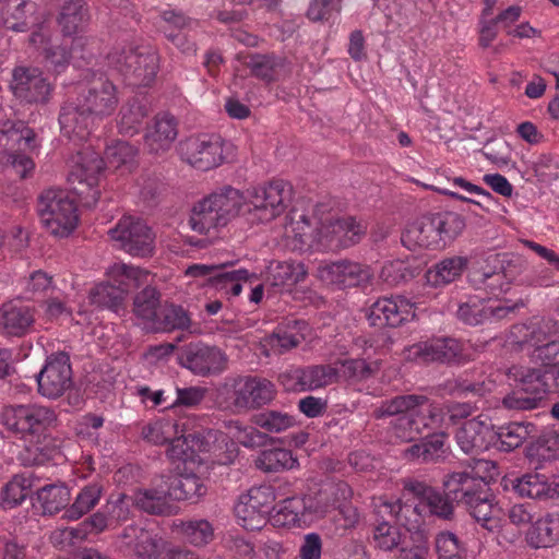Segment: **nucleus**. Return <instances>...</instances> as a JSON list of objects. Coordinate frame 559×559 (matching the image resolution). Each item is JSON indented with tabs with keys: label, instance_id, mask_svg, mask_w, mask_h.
Returning a JSON list of instances; mask_svg holds the SVG:
<instances>
[{
	"label": "nucleus",
	"instance_id": "nucleus-1",
	"mask_svg": "<svg viewBox=\"0 0 559 559\" xmlns=\"http://www.w3.org/2000/svg\"><path fill=\"white\" fill-rule=\"evenodd\" d=\"M294 223V231L299 242L312 251L338 252L361 241L367 233V225L355 216H342L320 223L311 229L310 221L300 215Z\"/></svg>",
	"mask_w": 559,
	"mask_h": 559
},
{
	"label": "nucleus",
	"instance_id": "nucleus-24",
	"mask_svg": "<svg viewBox=\"0 0 559 559\" xmlns=\"http://www.w3.org/2000/svg\"><path fill=\"white\" fill-rule=\"evenodd\" d=\"M404 488L420 500L421 506L428 509L430 515L443 521H453L455 518V502L443 492L418 480L407 481Z\"/></svg>",
	"mask_w": 559,
	"mask_h": 559
},
{
	"label": "nucleus",
	"instance_id": "nucleus-10",
	"mask_svg": "<svg viewBox=\"0 0 559 559\" xmlns=\"http://www.w3.org/2000/svg\"><path fill=\"white\" fill-rule=\"evenodd\" d=\"M227 150V143L218 134H200L179 143L181 159L202 171L211 170L225 163L228 156Z\"/></svg>",
	"mask_w": 559,
	"mask_h": 559
},
{
	"label": "nucleus",
	"instance_id": "nucleus-32",
	"mask_svg": "<svg viewBox=\"0 0 559 559\" xmlns=\"http://www.w3.org/2000/svg\"><path fill=\"white\" fill-rule=\"evenodd\" d=\"M537 428L530 421H510L493 427L492 448L502 452H511L520 448L528 438L535 437Z\"/></svg>",
	"mask_w": 559,
	"mask_h": 559
},
{
	"label": "nucleus",
	"instance_id": "nucleus-39",
	"mask_svg": "<svg viewBox=\"0 0 559 559\" xmlns=\"http://www.w3.org/2000/svg\"><path fill=\"white\" fill-rule=\"evenodd\" d=\"M427 402L426 395L405 394L396 395L390 400H384L374 408L373 417L381 419L391 416H411L417 409L416 407Z\"/></svg>",
	"mask_w": 559,
	"mask_h": 559
},
{
	"label": "nucleus",
	"instance_id": "nucleus-56",
	"mask_svg": "<svg viewBox=\"0 0 559 559\" xmlns=\"http://www.w3.org/2000/svg\"><path fill=\"white\" fill-rule=\"evenodd\" d=\"M32 478L28 475H15L1 490V506L12 509L20 506L29 495Z\"/></svg>",
	"mask_w": 559,
	"mask_h": 559
},
{
	"label": "nucleus",
	"instance_id": "nucleus-59",
	"mask_svg": "<svg viewBox=\"0 0 559 559\" xmlns=\"http://www.w3.org/2000/svg\"><path fill=\"white\" fill-rule=\"evenodd\" d=\"M136 154L138 148L135 146L124 141H117L106 147L105 162L109 168L115 170L124 169L130 171L134 165Z\"/></svg>",
	"mask_w": 559,
	"mask_h": 559
},
{
	"label": "nucleus",
	"instance_id": "nucleus-23",
	"mask_svg": "<svg viewBox=\"0 0 559 559\" xmlns=\"http://www.w3.org/2000/svg\"><path fill=\"white\" fill-rule=\"evenodd\" d=\"M414 317L413 306L397 297L378 299L370 307L367 319L374 328H397Z\"/></svg>",
	"mask_w": 559,
	"mask_h": 559
},
{
	"label": "nucleus",
	"instance_id": "nucleus-7",
	"mask_svg": "<svg viewBox=\"0 0 559 559\" xmlns=\"http://www.w3.org/2000/svg\"><path fill=\"white\" fill-rule=\"evenodd\" d=\"M37 213L46 229L57 237H68L78 226L76 203L61 189L43 191L37 200Z\"/></svg>",
	"mask_w": 559,
	"mask_h": 559
},
{
	"label": "nucleus",
	"instance_id": "nucleus-57",
	"mask_svg": "<svg viewBox=\"0 0 559 559\" xmlns=\"http://www.w3.org/2000/svg\"><path fill=\"white\" fill-rule=\"evenodd\" d=\"M167 497H169L168 490L141 489L134 493L132 500L133 504L141 511L150 514L162 515L166 514L169 510Z\"/></svg>",
	"mask_w": 559,
	"mask_h": 559
},
{
	"label": "nucleus",
	"instance_id": "nucleus-17",
	"mask_svg": "<svg viewBox=\"0 0 559 559\" xmlns=\"http://www.w3.org/2000/svg\"><path fill=\"white\" fill-rule=\"evenodd\" d=\"M405 359L423 364H453L464 358L463 344L453 337H436L404 349Z\"/></svg>",
	"mask_w": 559,
	"mask_h": 559
},
{
	"label": "nucleus",
	"instance_id": "nucleus-41",
	"mask_svg": "<svg viewBox=\"0 0 559 559\" xmlns=\"http://www.w3.org/2000/svg\"><path fill=\"white\" fill-rule=\"evenodd\" d=\"M121 538L127 546L133 548L138 558H156L158 540L150 531L139 526L130 525L123 530Z\"/></svg>",
	"mask_w": 559,
	"mask_h": 559
},
{
	"label": "nucleus",
	"instance_id": "nucleus-54",
	"mask_svg": "<svg viewBox=\"0 0 559 559\" xmlns=\"http://www.w3.org/2000/svg\"><path fill=\"white\" fill-rule=\"evenodd\" d=\"M179 427L180 425L177 420L168 418L156 419L142 426L141 437L152 444L162 445L179 433Z\"/></svg>",
	"mask_w": 559,
	"mask_h": 559
},
{
	"label": "nucleus",
	"instance_id": "nucleus-35",
	"mask_svg": "<svg viewBox=\"0 0 559 559\" xmlns=\"http://www.w3.org/2000/svg\"><path fill=\"white\" fill-rule=\"evenodd\" d=\"M151 107L145 99L131 98L123 104L119 111L118 129L122 135L133 136L140 132Z\"/></svg>",
	"mask_w": 559,
	"mask_h": 559
},
{
	"label": "nucleus",
	"instance_id": "nucleus-8",
	"mask_svg": "<svg viewBox=\"0 0 559 559\" xmlns=\"http://www.w3.org/2000/svg\"><path fill=\"white\" fill-rule=\"evenodd\" d=\"M507 376L516 382L515 388L502 399V405L509 411H533L539 407L549 384L538 368L512 366Z\"/></svg>",
	"mask_w": 559,
	"mask_h": 559
},
{
	"label": "nucleus",
	"instance_id": "nucleus-49",
	"mask_svg": "<svg viewBox=\"0 0 559 559\" xmlns=\"http://www.w3.org/2000/svg\"><path fill=\"white\" fill-rule=\"evenodd\" d=\"M190 324L188 313L180 306L165 305L158 310L154 321H151L152 332H166L177 329H186Z\"/></svg>",
	"mask_w": 559,
	"mask_h": 559
},
{
	"label": "nucleus",
	"instance_id": "nucleus-15",
	"mask_svg": "<svg viewBox=\"0 0 559 559\" xmlns=\"http://www.w3.org/2000/svg\"><path fill=\"white\" fill-rule=\"evenodd\" d=\"M112 240L133 257H150L154 251V234L141 219L131 216L123 217L115 228L109 230Z\"/></svg>",
	"mask_w": 559,
	"mask_h": 559
},
{
	"label": "nucleus",
	"instance_id": "nucleus-2",
	"mask_svg": "<svg viewBox=\"0 0 559 559\" xmlns=\"http://www.w3.org/2000/svg\"><path fill=\"white\" fill-rule=\"evenodd\" d=\"M442 487L448 490L456 506H462L477 522L488 531L497 527L492 519L493 497L488 483L473 471H457L445 474Z\"/></svg>",
	"mask_w": 559,
	"mask_h": 559
},
{
	"label": "nucleus",
	"instance_id": "nucleus-27",
	"mask_svg": "<svg viewBox=\"0 0 559 559\" xmlns=\"http://www.w3.org/2000/svg\"><path fill=\"white\" fill-rule=\"evenodd\" d=\"M96 122H98L96 118L78 99L66 103L60 109V129L63 135L70 140H85Z\"/></svg>",
	"mask_w": 559,
	"mask_h": 559
},
{
	"label": "nucleus",
	"instance_id": "nucleus-20",
	"mask_svg": "<svg viewBox=\"0 0 559 559\" xmlns=\"http://www.w3.org/2000/svg\"><path fill=\"white\" fill-rule=\"evenodd\" d=\"M378 523L373 527L372 540L374 546L383 551H392L402 545V534L397 526L392 525L389 520H400L401 513L409 510V506H403L400 500L395 501H380L376 506Z\"/></svg>",
	"mask_w": 559,
	"mask_h": 559
},
{
	"label": "nucleus",
	"instance_id": "nucleus-16",
	"mask_svg": "<svg viewBox=\"0 0 559 559\" xmlns=\"http://www.w3.org/2000/svg\"><path fill=\"white\" fill-rule=\"evenodd\" d=\"M178 362L194 374L206 377L225 371L228 365V357L217 346L190 343L179 352Z\"/></svg>",
	"mask_w": 559,
	"mask_h": 559
},
{
	"label": "nucleus",
	"instance_id": "nucleus-14",
	"mask_svg": "<svg viewBox=\"0 0 559 559\" xmlns=\"http://www.w3.org/2000/svg\"><path fill=\"white\" fill-rule=\"evenodd\" d=\"M72 374L69 355L63 352L51 354L36 376L38 393L49 400L61 397L73 386Z\"/></svg>",
	"mask_w": 559,
	"mask_h": 559
},
{
	"label": "nucleus",
	"instance_id": "nucleus-51",
	"mask_svg": "<svg viewBox=\"0 0 559 559\" xmlns=\"http://www.w3.org/2000/svg\"><path fill=\"white\" fill-rule=\"evenodd\" d=\"M251 423L270 433H281L296 425V419L287 412L265 409L251 417Z\"/></svg>",
	"mask_w": 559,
	"mask_h": 559
},
{
	"label": "nucleus",
	"instance_id": "nucleus-13",
	"mask_svg": "<svg viewBox=\"0 0 559 559\" xmlns=\"http://www.w3.org/2000/svg\"><path fill=\"white\" fill-rule=\"evenodd\" d=\"M274 500L275 493L272 486L262 485L250 488L247 493L239 497L234 507L239 525L247 531L262 528Z\"/></svg>",
	"mask_w": 559,
	"mask_h": 559
},
{
	"label": "nucleus",
	"instance_id": "nucleus-53",
	"mask_svg": "<svg viewBox=\"0 0 559 559\" xmlns=\"http://www.w3.org/2000/svg\"><path fill=\"white\" fill-rule=\"evenodd\" d=\"M431 214L440 237L441 248L452 242L465 228V221L455 212L444 211Z\"/></svg>",
	"mask_w": 559,
	"mask_h": 559
},
{
	"label": "nucleus",
	"instance_id": "nucleus-47",
	"mask_svg": "<svg viewBox=\"0 0 559 559\" xmlns=\"http://www.w3.org/2000/svg\"><path fill=\"white\" fill-rule=\"evenodd\" d=\"M206 492L202 479L194 474H180L173 477L168 496L174 500L198 499Z\"/></svg>",
	"mask_w": 559,
	"mask_h": 559
},
{
	"label": "nucleus",
	"instance_id": "nucleus-34",
	"mask_svg": "<svg viewBox=\"0 0 559 559\" xmlns=\"http://www.w3.org/2000/svg\"><path fill=\"white\" fill-rule=\"evenodd\" d=\"M0 145L9 150L15 145L34 150L36 133L22 120L4 119L0 121Z\"/></svg>",
	"mask_w": 559,
	"mask_h": 559
},
{
	"label": "nucleus",
	"instance_id": "nucleus-31",
	"mask_svg": "<svg viewBox=\"0 0 559 559\" xmlns=\"http://www.w3.org/2000/svg\"><path fill=\"white\" fill-rule=\"evenodd\" d=\"M512 489L522 498L547 501L559 498V484L539 473H526L511 480Z\"/></svg>",
	"mask_w": 559,
	"mask_h": 559
},
{
	"label": "nucleus",
	"instance_id": "nucleus-4",
	"mask_svg": "<svg viewBox=\"0 0 559 559\" xmlns=\"http://www.w3.org/2000/svg\"><path fill=\"white\" fill-rule=\"evenodd\" d=\"M109 282L96 285L90 292V301L98 308H107L115 312L123 306V301L132 289L147 284L150 273L136 266L116 263L109 267Z\"/></svg>",
	"mask_w": 559,
	"mask_h": 559
},
{
	"label": "nucleus",
	"instance_id": "nucleus-26",
	"mask_svg": "<svg viewBox=\"0 0 559 559\" xmlns=\"http://www.w3.org/2000/svg\"><path fill=\"white\" fill-rule=\"evenodd\" d=\"M493 426L477 416L463 424L456 432V442L466 454H479L492 448Z\"/></svg>",
	"mask_w": 559,
	"mask_h": 559
},
{
	"label": "nucleus",
	"instance_id": "nucleus-5",
	"mask_svg": "<svg viewBox=\"0 0 559 559\" xmlns=\"http://www.w3.org/2000/svg\"><path fill=\"white\" fill-rule=\"evenodd\" d=\"M107 59L108 64L132 86H150L159 69L158 53L151 46L117 47L108 53Z\"/></svg>",
	"mask_w": 559,
	"mask_h": 559
},
{
	"label": "nucleus",
	"instance_id": "nucleus-9",
	"mask_svg": "<svg viewBox=\"0 0 559 559\" xmlns=\"http://www.w3.org/2000/svg\"><path fill=\"white\" fill-rule=\"evenodd\" d=\"M3 425L23 437H39L55 427L58 416L51 407L39 404L5 406L1 414Z\"/></svg>",
	"mask_w": 559,
	"mask_h": 559
},
{
	"label": "nucleus",
	"instance_id": "nucleus-55",
	"mask_svg": "<svg viewBox=\"0 0 559 559\" xmlns=\"http://www.w3.org/2000/svg\"><path fill=\"white\" fill-rule=\"evenodd\" d=\"M170 443L167 449V455L171 460L187 461L194 452L206 451L203 439L195 433L176 435L174 439H169Z\"/></svg>",
	"mask_w": 559,
	"mask_h": 559
},
{
	"label": "nucleus",
	"instance_id": "nucleus-43",
	"mask_svg": "<svg viewBox=\"0 0 559 559\" xmlns=\"http://www.w3.org/2000/svg\"><path fill=\"white\" fill-rule=\"evenodd\" d=\"M340 366L338 379L342 378L350 383H359L373 378L380 370L378 360L368 361L364 358L338 359L335 362Z\"/></svg>",
	"mask_w": 559,
	"mask_h": 559
},
{
	"label": "nucleus",
	"instance_id": "nucleus-25",
	"mask_svg": "<svg viewBox=\"0 0 559 559\" xmlns=\"http://www.w3.org/2000/svg\"><path fill=\"white\" fill-rule=\"evenodd\" d=\"M35 323V309L20 299L0 306V333L22 337L29 333Z\"/></svg>",
	"mask_w": 559,
	"mask_h": 559
},
{
	"label": "nucleus",
	"instance_id": "nucleus-30",
	"mask_svg": "<svg viewBox=\"0 0 559 559\" xmlns=\"http://www.w3.org/2000/svg\"><path fill=\"white\" fill-rule=\"evenodd\" d=\"M402 245L408 250L441 249L440 237L432 214L423 215L408 224L401 235Z\"/></svg>",
	"mask_w": 559,
	"mask_h": 559
},
{
	"label": "nucleus",
	"instance_id": "nucleus-40",
	"mask_svg": "<svg viewBox=\"0 0 559 559\" xmlns=\"http://www.w3.org/2000/svg\"><path fill=\"white\" fill-rule=\"evenodd\" d=\"M88 21V10L84 0H64L58 16V23L64 36L82 31Z\"/></svg>",
	"mask_w": 559,
	"mask_h": 559
},
{
	"label": "nucleus",
	"instance_id": "nucleus-37",
	"mask_svg": "<svg viewBox=\"0 0 559 559\" xmlns=\"http://www.w3.org/2000/svg\"><path fill=\"white\" fill-rule=\"evenodd\" d=\"M471 283L477 289L485 290L492 297H500L507 293L511 287V281L508 278L502 263L495 269H480L475 270L471 274Z\"/></svg>",
	"mask_w": 559,
	"mask_h": 559
},
{
	"label": "nucleus",
	"instance_id": "nucleus-29",
	"mask_svg": "<svg viewBox=\"0 0 559 559\" xmlns=\"http://www.w3.org/2000/svg\"><path fill=\"white\" fill-rule=\"evenodd\" d=\"M178 135L176 118L168 112H160L154 117L153 123L147 126L144 134V145L152 154L167 152Z\"/></svg>",
	"mask_w": 559,
	"mask_h": 559
},
{
	"label": "nucleus",
	"instance_id": "nucleus-45",
	"mask_svg": "<svg viewBox=\"0 0 559 559\" xmlns=\"http://www.w3.org/2000/svg\"><path fill=\"white\" fill-rule=\"evenodd\" d=\"M444 435H432L405 450V457L419 463L437 462L444 454Z\"/></svg>",
	"mask_w": 559,
	"mask_h": 559
},
{
	"label": "nucleus",
	"instance_id": "nucleus-64",
	"mask_svg": "<svg viewBox=\"0 0 559 559\" xmlns=\"http://www.w3.org/2000/svg\"><path fill=\"white\" fill-rule=\"evenodd\" d=\"M438 559H464L465 549L452 532H441L435 540Z\"/></svg>",
	"mask_w": 559,
	"mask_h": 559
},
{
	"label": "nucleus",
	"instance_id": "nucleus-11",
	"mask_svg": "<svg viewBox=\"0 0 559 559\" xmlns=\"http://www.w3.org/2000/svg\"><path fill=\"white\" fill-rule=\"evenodd\" d=\"M9 88L20 104L29 106L48 104L53 93V84L44 72L31 66H16L12 70Z\"/></svg>",
	"mask_w": 559,
	"mask_h": 559
},
{
	"label": "nucleus",
	"instance_id": "nucleus-42",
	"mask_svg": "<svg viewBox=\"0 0 559 559\" xmlns=\"http://www.w3.org/2000/svg\"><path fill=\"white\" fill-rule=\"evenodd\" d=\"M70 499V489L63 483L48 484L36 491V500L44 515L60 512L69 504Z\"/></svg>",
	"mask_w": 559,
	"mask_h": 559
},
{
	"label": "nucleus",
	"instance_id": "nucleus-19",
	"mask_svg": "<svg viewBox=\"0 0 559 559\" xmlns=\"http://www.w3.org/2000/svg\"><path fill=\"white\" fill-rule=\"evenodd\" d=\"M411 416L397 417L394 423L395 436L403 441H412L425 432L444 424V409L427 397V402Z\"/></svg>",
	"mask_w": 559,
	"mask_h": 559
},
{
	"label": "nucleus",
	"instance_id": "nucleus-50",
	"mask_svg": "<svg viewBox=\"0 0 559 559\" xmlns=\"http://www.w3.org/2000/svg\"><path fill=\"white\" fill-rule=\"evenodd\" d=\"M305 326L306 322L301 320H290L285 325L277 326L271 336L272 347H278L281 354L297 347L305 340L301 333Z\"/></svg>",
	"mask_w": 559,
	"mask_h": 559
},
{
	"label": "nucleus",
	"instance_id": "nucleus-6",
	"mask_svg": "<svg viewBox=\"0 0 559 559\" xmlns=\"http://www.w3.org/2000/svg\"><path fill=\"white\" fill-rule=\"evenodd\" d=\"M242 197L239 190L224 188L198 202L189 218V225L198 234H207L211 229L225 226L241 207Z\"/></svg>",
	"mask_w": 559,
	"mask_h": 559
},
{
	"label": "nucleus",
	"instance_id": "nucleus-62",
	"mask_svg": "<svg viewBox=\"0 0 559 559\" xmlns=\"http://www.w3.org/2000/svg\"><path fill=\"white\" fill-rule=\"evenodd\" d=\"M228 428L233 438L245 448H259L266 443L267 435L257 426H246L239 420H230Z\"/></svg>",
	"mask_w": 559,
	"mask_h": 559
},
{
	"label": "nucleus",
	"instance_id": "nucleus-61",
	"mask_svg": "<svg viewBox=\"0 0 559 559\" xmlns=\"http://www.w3.org/2000/svg\"><path fill=\"white\" fill-rule=\"evenodd\" d=\"M237 59L251 70L253 76L265 82L274 81L277 63L273 55L251 53L243 59L241 55H238Z\"/></svg>",
	"mask_w": 559,
	"mask_h": 559
},
{
	"label": "nucleus",
	"instance_id": "nucleus-58",
	"mask_svg": "<svg viewBox=\"0 0 559 559\" xmlns=\"http://www.w3.org/2000/svg\"><path fill=\"white\" fill-rule=\"evenodd\" d=\"M301 508L299 497L284 499L272 515V524L278 527L300 526L307 522Z\"/></svg>",
	"mask_w": 559,
	"mask_h": 559
},
{
	"label": "nucleus",
	"instance_id": "nucleus-44",
	"mask_svg": "<svg viewBox=\"0 0 559 559\" xmlns=\"http://www.w3.org/2000/svg\"><path fill=\"white\" fill-rule=\"evenodd\" d=\"M160 294L152 286L146 285L133 299V313L141 321L143 328L151 329V321H154L160 309Z\"/></svg>",
	"mask_w": 559,
	"mask_h": 559
},
{
	"label": "nucleus",
	"instance_id": "nucleus-12",
	"mask_svg": "<svg viewBox=\"0 0 559 559\" xmlns=\"http://www.w3.org/2000/svg\"><path fill=\"white\" fill-rule=\"evenodd\" d=\"M248 212L253 219L267 223L280 216L292 198V186L281 179L248 191Z\"/></svg>",
	"mask_w": 559,
	"mask_h": 559
},
{
	"label": "nucleus",
	"instance_id": "nucleus-18",
	"mask_svg": "<svg viewBox=\"0 0 559 559\" xmlns=\"http://www.w3.org/2000/svg\"><path fill=\"white\" fill-rule=\"evenodd\" d=\"M78 100L97 121H103L110 117L118 107V87L109 79L98 76L85 85L79 94Z\"/></svg>",
	"mask_w": 559,
	"mask_h": 559
},
{
	"label": "nucleus",
	"instance_id": "nucleus-22",
	"mask_svg": "<svg viewBox=\"0 0 559 559\" xmlns=\"http://www.w3.org/2000/svg\"><path fill=\"white\" fill-rule=\"evenodd\" d=\"M352 490L346 483L329 484L313 495L299 497L306 521L323 518L332 508L347 500Z\"/></svg>",
	"mask_w": 559,
	"mask_h": 559
},
{
	"label": "nucleus",
	"instance_id": "nucleus-63",
	"mask_svg": "<svg viewBox=\"0 0 559 559\" xmlns=\"http://www.w3.org/2000/svg\"><path fill=\"white\" fill-rule=\"evenodd\" d=\"M132 498L126 493L111 495L107 500L104 509L107 513L112 528L127 522L131 515Z\"/></svg>",
	"mask_w": 559,
	"mask_h": 559
},
{
	"label": "nucleus",
	"instance_id": "nucleus-60",
	"mask_svg": "<svg viewBox=\"0 0 559 559\" xmlns=\"http://www.w3.org/2000/svg\"><path fill=\"white\" fill-rule=\"evenodd\" d=\"M307 272L301 263L278 262L269 267V280L273 286L294 285L302 282Z\"/></svg>",
	"mask_w": 559,
	"mask_h": 559
},
{
	"label": "nucleus",
	"instance_id": "nucleus-33",
	"mask_svg": "<svg viewBox=\"0 0 559 559\" xmlns=\"http://www.w3.org/2000/svg\"><path fill=\"white\" fill-rule=\"evenodd\" d=\"M526 542L534 548H548L559 543V511L538 519L527 531Z\"/></svg>",
	"mask_w": 559,
	"mask_h": 559
},
{
	"label": "nucleus",
	"instance_id": "nucleus-3",
	"mask_svg": "<svg viewBox=\"0 0 559 559\" xmlns=\"http://www.w3.org/2000/svg\"><path fill=\"white\" fill-rule=\"evenodd\" d=\"M276 394L275 384L264 377L238 376L226 379L217 389L216 402L223 411L242 414L271 404Z\"/></svg>",
	"mask_w": 559,
	"mask_h": 559
},
{
	"label": "nucleus",
	"instance_id": "nucleus-21",
	"mask_svg": "<svg viewBox=\"0 0 559 559\" xmlns=\"http://www.w3.org/2000/svg\"><path fill=\"white\" fill-rule=\"evenodd\" d=\"M319 276L338 288L358 287L368 284L373 274L366 265L347 259L328 263L319 267Z\"/></svg>",
	"mask_w": 559,
	"mask_h": 559
},
{
	"label": "nucleus",
	"instance_id": "nucleus-46",
	"mask_svg": "<svg viewBox=\"0 0 559 559\" xmlns=\"http://www.w3.org/2000/svg\"><path fill=\"white\" fill-rule=\"evenodd\" d=\"M104 492V486L99 481H93L84 486L73 503L66 510L69 520H78L88 513L99 502Z\"/></svg>",
	"mask_w": 559,
	"mask_h": 559
},
{
	"label": "nucleus",
	"instance_id": "nucleus-48",
	"mask_svg": "<svg viewBox=\"0 0 559 559\" xmlns=\"http://www.w3.org/2000/svg\"><path fill=\"white\" fill-rule=\"evenodd\" d=\"M255 467L265 473H276L296 466L297 459L287 449L274 448L260 452L254 461Z\"/></svg>",
	"mask_w": 559,
	"mask_h": 559
},
{
	"label": "nucleus",
	"instance_id": "nucleus-38",
	"mask_svg": "<svg viewBox=\"0 0 559 559\" xmlns=\"http://www.w3.org/2000/svg\"><path fill=\"white\" fill-rule=\"evenodd\" d=\"M468 262V258L462 255L444 258L427 272L428 282L436 287L448 285L462 276Z\"/></svg>",
	"mask_w": 559,
	"mask_h": 559
},
{
	"label": "nucleus",
	"instance_id": "nucleus-52",
	"mask_svg": "<svg viewBox=\"0 0 559 559\" xmlns=\"http://www.w3.org/2000/svg\"><path fill=\"white\" fill-rule=\"evenodd\" d=\"M27 0H3L0 7V19L2 24L14 32L28 31L26 8Z\"/></svg>",
	"mask_w": 559,
	"mask_h": 559
},
{
	"label": "nucleus",
	"instance_id": "nucleus-28",
	"mask_svg": "<svg viewBox=\"0 0 559 559\" xmlns=\"http://www.w3.org/2000/svg\"><path fill=\"white\" fill-rule=\"evenodd\" d=\"M104 168V159L98 154H91L90 158L83 159L78 168L72 173L73 180L79 185L73 187L75 193L81 198L86 206L94 205L99 199L97 190L98 175Z\"/></svg>",
	"mask_w": 559,
	"mask_h": 559
},
{
	"label": "nucleus",
	"instance_id": "nucleus-36",
	"mask_svg": "<svg viewBox=\"0 0 559 559\" xmlns=\"http://www.w3.org/2000/svg\"><path fill=\"white\" fill-rule=\"evenodd\" d=\"M296 377L301 390L314 391L338 382V369L332 365H310L298 367Z\"/></svg>",
	"mask_w": 559,
	"mask_h": 559
}]
</instances>
